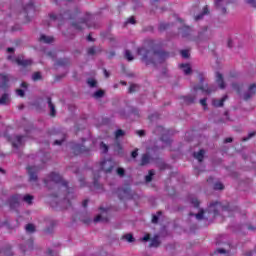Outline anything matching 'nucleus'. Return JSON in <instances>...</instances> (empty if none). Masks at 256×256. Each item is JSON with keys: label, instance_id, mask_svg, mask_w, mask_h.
Masks as SVG:
<instances>
[{"label": "nucleus", "instance_id": "obj_1", "mask_svg": "<svg viewBox=\"0 0 256 256\" xmlns=\"http://www.w3.org/2000/svg\"><path fill=\"white\" fill-rule=\"evenodd\" d=\"M157 41L147 40L145 44L137 48V55H141V62L145 65H156L169 59V52L158 49Z\"/></svg>", "mask_w": 256, "mask_h": 256}, {"label": "nucleus", "instance_id": "obj_2", "mask_svg": "<svg viewBox=\"0 0 256 256\" xmlns=\"http://www.w3.org/2000/svg\"><path fill=\"white\" fill-rule=\"evenodd\" d=\"M51 183L61 185V187H64L66 191V196L60 203L57 204V206L62 207L63 209H69V207H72V200L77 197V195H75V188L69 187V182L67 180H63V177L56 172H51L44 179V184L46 185V187H49Z\"/></svg>", "mask_w": 256, "mask_h": 256}, {"label": "nucleus", "instance_id": "obj_3", "mask_svg": "<svg viewBox=\"0 0 256 256\" xmlns=\"http://www.w3.org/2000/svg\"><path fill=\"white\" fill-rule=\"evenodd\" d=\"M220 211H229V206H222L221 202H213L208 206L206 211L201 209L197 214L190 213V216L194 215L198 221H203V219L209 221L211 215L212 217H217Z\"/></svg>", "mask_w": 256, "mask_h": 256}, {"label": "nucleus", "instance_id": "obj_4", "mask_svg": "<svg viewBox=\"0 0 256 256\" xmlns=\"http://www.w3.org/2000/svg\"><path fill=\"white\" fill-rule=\"evenodd\" d=\"M72 27L76 31H83L86 27L88 29H99V23L95 22V16L93 14L86 13L84 17H80L78 21L72 22Z\"/></svg>", "mask_w": 256, "mask_h": 256}, {"label": "nucleus", "instance_id": "obj_5", "mask_svg": "<svg viewBox=\"0 0 256 256\" xmlns=\"http://www.w3.org/2000/svg\"><path fill=\"white\" fill-rule=\"evenodd\" d=\"M50 19L52 21H57L58 25H62L63 21H69L71 19H77V12H71L70 10L60 13V14H55L51 13L49 15Z\"/></svg>", "mask_w": 256, "mask_h": 256}, {"label": "nucleus", "instance_id": "obj_6", "mask_svg": "<svg viewBox=\"0 0 256 256\" xmlns=\"http://www.w3.org/2000/svg\"><path fill=\"white\" fill-rule=\"evenodd\" d=\"M200 85L194 86V91H202L205 93V95H211V93H215L217 91V87L215 86H209V85H203V82L205 81V76H203V73H200L198 75Z\"/></svg>", "mask_w": 256, "mask_h": 256}, {"label": "nucleus", "instance_id": "obj_7", "mask_svg": "<svg viewBox=\"0 0 256 256\" xmlns=\"http://www.w3.org/2000/svg\"><path fill=\"white\" fill-rule=\"evenodd\" d=\"M116 195L120 201H131L133 199V192L129 186L119 187L116 190Z\"/></svg>", "mask_w": 256, "mask_h": 256}, {"label": "nucleus", "instance_id": "obj_8", "mask_svg": "<svg viewBox=\"0 0 256 256\" xmlns=\"http://www.w3.org/2000/svg\"><path fill=\"white\" fill-rule=\"evenodd\" d=\"M212 35L213 33L209 30V27L205 26L198 32L197 37L192 38L191 41H195V43H203V41H208Z\"/></svg>", "mask_w": 256, "mask_h": 256}, {"label": "nucleus", "instance_id": "obj_9", "mask_svg": "<svg viewBox=\"0 0 256 256\" xmlns=\"http://www.w3.org/2000/svg\"><path fill=\"white\" fill-rule=\"evenodd\" d=\"M93 147H95V142H92L90 147H86L85 145H81V144H73L72 151L74 155H81V153L87 154L90 151H93Z\"/></svg>", "mask_w": 256, "mask_h": 256}, {"label": "nucleus", "instance_id": "obj_10", "mask_svg": "<svg viewBox=\"0 0 256 256\" xmlns=\"http://www.w3.org/2000/svg\"><path fill=\"white\" fill-rule=\"evenodd\" d=\"M100 169L104 171V173H111L113 169H115V162L111 159L103 160L100 163Z\"/></svg>", "mask_w": 256, "mask_h": 256}, {"label": "nucleus", "instance_id": "obj_11", "mask_svg": "<svg viewBox=\"0 0 256 256\" xmlns=\"http://www.w3.org/2000/svg\"><path fill=\"white\" fill-rule=\"evenodd\" d=\"M231 3V0H215V8L222 13L227 14V5Z\"/></svg>", "mask_w": 256, "mask_h": 256}, {"label": "nucleus", "instance_id": "obj_12", "mask_svg": "<svg viewBox=\"0 0 256 256\" xmlns=\"http://www.w3.org/2000/svg\"><path fill=\"white\" fill-rule=\"evenodd\" d=\"M256 95V84H250L247 91L243 93L242 95V99H244V101H249V99H253V97H255Z\"/></svg>", "mask_w": 256, "mask_h": 256}, {"label": "nucleus", "instance_id": "obj_13", "mask_svg": "<svg viewBox=\"0 0 256 256\" xmlns=\"http://www.w3.org/2000/svg\"><path fill=\"white\" fill-rule=\"evenodd\" d=\"M21 199H23V195L21 194L11 196L8 200L10 209H17L20 205Z\"/></svg>", "mask_w": 256, "mask_h": 256}, {"label": "nucleus", "instance_id": "obj_14", "mask_svg": "<svg viewBox=\"0 0 256 256\" xmlns=\"http://www.w3.org/2000/svg\"><path fill=\"white\" fill-rule=\"evenodd\" d=\"M207 15H211V9L209 8V5H205L201 12L194 16V21H203Z\"/></svg>", "mask_w": 256, "mask_h": 256}, {"label": "nucleus", "instance_id": "obj_15", "mask_svg": "<svg viewBox=\"0 0 256 256\" xmlns=\"http://www.w3.org/2000/svg\"><path fill=\"white\" fill-rule=\"evenodd\" d=\"M27 171L29 175V181H37V173H39V168L37 166H28Z\"/></svg>", "mask_w": 256, "mask_h": 256}, {"label": "nucleus", "instance_id": "obj_16", "mask_svg": "<svg viewBox=\"0 0 256 256\" xmlns=\"http://www.w3.org/2000/svg\"><path fill=\"white\" fill-rule=\"evenodd\" d=\"M23 11L27 17H29V15H34L35 5L33 4V1L29 0L26 4H24Z\"/></svg>", "mask_w": 256, "mask_h": 256}, {"label": "nucleus", "instance_id": "obj_17", "mask_svg": "<svg viewBox=\"0 0 256 256\" xmlns=\"http://www.w3.org/2000/svg\"><path fill=\"white\" fill-rule=\"evenodd\" d=\"M46 102L50 109V117H57V110L55 109V104L53 103L51 96H46Z\"/></svg>", "mask_w": 256, "mask_h": 256}, {"label": "nucleus", "instance_id": "obj_18", "mask_svg": "<svg viewBox=\"0 0 256 256\" xmlns=\"http://www.w3.org/2000/svg\"><path fill=\"white\" fill-rule=\"evenodd\" d=\"M99 177H101L99 175V171L98 172H94V178H93V187L97 190V191H103V184L99 183Z\"/></svg>", "mask_w": 256, "mask_h": 256}, {"label": "nucleus", "instance_id": "obj_19", "mask_svg": "<svg viewBox=\"0 0 256 256\" xmlns=\"http://www.w3.org/2000/svg\"><path fill=\"white\" fill-rule=\"evenodd\" d=\"M155 163H156V167H158V169L160 171H165L166 169H171V166L169 164L165 163L163 161V159H161V158L156 159Z\"/></svg>", "mask_w": 256, "mask_h": 256}, {"label": "nucleus", "instance_id": "obj_20", "mask_svg": "<svg viewBox=\"0 0 256 256\" xmlns=\"http://www.w3.org/2000/svg\"><path fill=\"white\" fill-rule=\"evenodd\" d=\"M0 89H7L9 87V76L0 73Z\"/></svg>", "mask_w": 256, "mask_h": 256}, {"label": "nucleus", "instance_id": "obj_21", "mask_svg": "<svg viewBox=\"0 0 256 256\" xmlns=\"http://www.w3.org/2000/svg\"><path fill=\"white\" fill-rule=\"evenodd\" d=\"M11 103V94L4 93L0 97V105H9Z\"/></svg>", "mask_w": 256, "mask_h": 256}, {"label": "nucleus", "instance_id": "obj_22", "mask_svg": "<svg viewBox=\"0 0 256 256\" xmlns=\"http://www.w3.org/2000/svg\"><path fill=\"white\" fill-rule=\"evenodd\" d=\"M15 63H17V65H20L21 67H29V65H31L33 61L29 59L24 60L21 58H15Z\"/></svg>", "mask_w": 256, "mask_h": 256}, {"label": "nucleus", "instance_id": "obj_23", "mask_svg": "<svg viewBox=\"0 0 256 256\" xmlns=\"http://www.w3.org/2000/svg\"><path fill=\"white\" fill-rule=\"evenodd\" d=\"M216 83L220 89H225V81L223 80V74L216 72Z\"/></svg>", "mask_w": 256, "mask_h": 256}, {"label": "nucleus", "instance_id": "obj_24", "mask_svg": "<svg viewBox=\"0 0 256 256\" xmlns=\"http://www.w3.org/2000/svg\"><path fill=\"white\" fill-rule=\"evenodd\" d=\"M55 65L58 67H68V65H71V61L69 58H60L56 61Z\"/></svg>", "mask_w": 256, "mask_h": 256}, {"label": "nucleus", "instance_id": "obj_25", "mask_svg": "<svg viewBox=\"0 0 256 256\" xmlns=\"http://www.w3.org/2000/svg\"><path fill=\"white\" fill-rule=\"evenodd\" d=\"M193 157L194 159H197L199 163H203V159H205V150L201 149L199 152H194Z\"/></svg>", "mask_w": 256, "mask_h": 256}, {"label": "nucleus", "instance_id": "obj_26", "mask_svg": "<svg viewBox=\"0 0 256 256\" xmlns=\"http://www.w3.org/2000/svg\"><path fill=\"white\" fill-rule=\"evenodd\" d=\"M227 95H225L224 97H222V99H214L212 100V105L214 107H223L224 103L227 101Z\"/></svg>", "mask_w": 256, "mask_h": 256}, {"label": "nucleus", "instance_id": "obj_27", "mask_svg": "<svg viewBox=\"0 0 256 256\" xmlns=\"http://www.w3.org/2000/svg\"><path fill=\"white\" fill-rule=\"evenodd\" d=\"M35 197L31 194H26L22 196L21 201H24V203H27V205H33V200Z\"/></svg>", "mask_w": 256, "mask_h": 256}, {"label": "nucleus", "instance_id": "obj_28", "mask_svg": "<svg viewBox=\"0 0 256 256\" xmlns=\"http://www.w3.org/2000/svg\"><path fill=\"white\" fill-rule=\"evenodd\" d=\"M24 138H25V136H23V135L16 136V142L12 143V146L14 147V149H19V145H23Z\"/></svg>", "mask_w": 256, "mask_h": 256}, {"label": "nucleus", "instance_id": "obj_29", "mask_svg": "<svg viewBox=\"0 0 256 256\" xmlns=\"http://www.w3.org/2000/svg\"><path fill=\"white\" fill-rule=\"evenodd\" d=\"M161 141L166 147L171 146V143H173V140H171V137H169L167 134L162 135Z\"/></svg>", "mask_w": 256, "mask_h": 256}, {"label": "nucleus", "instance_id": "obj_30", "mask_svg": "<svg viewBox=\"0 0 256 256\" xmlns=\"http://www.w3.org/2000/svg\"><path fill=\"white\" fill-rule=\"evenodd\" d=\"M151 161V156L149 154H143L141 158V163L140 165L143 167L145 165H149V162Z\"/></svg>", "mask_w": 256, "mask_h": 256}, {"label": "nucleus", "instance_id": "obj_31", "mask_svg": "<svg viewBox=\"0 0 256 256\" xmlns=\"http://www.w3.org/2000/svg\"><path fill=\"white\" fill-rule=\"evenodd\" d=\"M180 69H182L183 73L186 75H191V65L189 64H180Z\"/></svg>", "mask_w": 256, "mask_h": 256}, {"label": "nucleus", "instance_id": "obj_32", "mask_svg": "<svg viewBox=\"0 0 256 256\" xmlns=\"http://www.w3.org/2000/svg\"><path fill=\"white\" fill-rule=\"evenodd\" d=\"M94 223H109V218L98 215L94 218Z\"/></svg>", "mask_w": 256, "mask_h": 256}, {"label": "nucleus", "instance_id": "obj_33", "mask_svg": "<svg viewBox=\"0 0 256 256\" xmlns=\"http://www.w3.org/2000/svg\"><path fill=\"white\" fill-rule=\"evenodd\" d=\"M169 27H171V24L169 23H165V22H161L158 26V31H160L161 33H163V31H167V29H169Z\"/></svg>", "mask_w": 256, "mask_h": 256}, {"label": "nucleus", "instance_id": "obj_34", "mask_svg": "<svg viewBox=\"0 0 256 256\" xmlns=\"http://www.w3.org/2000/svg\"><path fill=\"white\" fill-rule=\"evenodd\" d=\"M40 41H42L43 43H53L54 39L51 36H47L45 34H42L40 37Z\"/></svg>", "mask_w": 256, "mask_h": 256}, {"label": "nucleus", "instance_id": "obj_35", "mask_svg": "<svg viewBox=\"0 0 256 256\" xmlns=\"http://www.w3.org/2000/svg\"><path fill=\"white\" fill-rule=\"evenodd\" d=\"M86 83L91 89L97 88V80H95L94 78H88Z\"/></svg>", "mask_w": 256, "mask_h": 256}, {"label": "nucleus", "instance_id": "obj_36", "mask_svg": "<svg viewBox=\"0 0 256 256\" xmlns=\"http://www.w3.org/2000/svg\"><path fill=\"white\" fill-rule=\"evenodd\" d=\"M213 189H214V191H223V189H225V185H223V183L217 181L213 184Z\"/></svg>", "mask_w": 256, "mask_h": 256}, {"label": "nucleus", "instance_id": "obj_37", "mask_svg": "<svg viewBox=\"0 0 256 256\" xmlns=\"http://www.w3.org/2000/svg\"><path fill=\"white\" fill-rule=\"evenodd\" d=\"M155 176V170H149L148 175L145 176L146 183H151L153 177Z\"/></svg>", "mask_w": 256, "mask_h": 256}, {"label": "nucleus", "instance_id": "obj_38", "mask_svg": "<svg viewBox=\"0 0 256 256\" xmlns=\"http://www.w3.org/2000/svg\"><path fill=\"white\" fill-rule=\"evenodd\" d=\"M100 151L103 153V155L109 153V146L105 144V142L100 143Z\"/></svg>", "mask_w": 256, "mask_h": 256}, {"label": "nucleus", "instance_id": "obj_39", "mask_svg": "<svg viewBox=\"0 0 256 256\" xmlns=\"http://www.w3.org/2000/svg\"><path fill=\"white\" fill-rule=\"evenodd\" d=\"M182 99L184 100L185 103L188 105H191V103H195V97L188 95V96H183Z\"/></svg>", "mask_w": 256, "mask_h": 256}, {"label": "nucleus", "instance_id": "obj_40", "mask_svg": "<svg viewBox=\"0 0 256 256\" xmlns=\"http://www.w3.org/2000/svg\"><path fill=\"white\" fill-rule=\"evenodd\" d=\"M94 99H102V97H105V91L98 90L93 94Z\"/></svg>", "mask_w": 256, "mask_h": 256}, {"label": "nucleus", "instance_id": "obj_41", "mask_svg": "<svg viewBox=\"0 0 256 256\" xmlns=\"http://www.w3.org/2000/svg\"><path fill=\"white\" fill-rule=\"evenodd\" d=\"M124 57L127 59V61H133V59H135L130 50H125Z\"/></svg>", "mask_w": 256, "mask_h": 256}, {"label": "nucleus", "instance_id": "obj_42", "mask_svg": "<svg viewBox=\"0 0 256 256\" xmlns=\"http://www.w3.org/2000/svg\"><path fill=\"white\" fill-rule=\"evenodd\" d=\"M26 233H35V225L29 223L25 226Z\"/></svg>", "mask_w": 256, "mask_h": 256}, {"label": "nucleus", "instance_id": "obj_43", "mask_svg": "<svg viewBox=\"0 0 256 256\" xmlns=\"http://www.w3.org/2000/svg\"><path fill=\"white\" fill-rule=\"evenodd\" d=\"M161 215H163V212H161V211H158L157 215H153L152 216V223H154V224L159 223V217H161Z\"/></svg>", "mask_w": 256, "mask_h": 256}, {"label": "nucleus", "instance_id": "obj_44", "mask_svg": "<svg viewBox=\"0 0 256 256\" xmlns=\"http://www.w3.org/2000/svg\"><path fill=\"white\" fill-rule=\"evenodd\" d=\"M43 79V76L41 75V72H35L32 75V81H41Z\"/></svg>", "mask_w": 256, "mask_h": 256}, {"label": "nucleus", "instance_id": "obj_45", "mask_svg": "<svg viewBox=\"0 0 256 256\" xmlns=\"http://www.w3.org/2000/svg\"><path fill=\"white\" fill-rule=\"evenodd\" d=\"M123 239L128 241V243H133L135 241V238L133 237V234H126L123 236Z\"/></svg>", "mask_w": 256, "mask_h": 256}, {"label": "nucleus", "instance_id": "obj_46", "mask_svg": "<svg viewBox=\"0 0 256 256\" xmlns=\"http://www.w3.org/2000/svg\"><path fill=\"white\" fill-rule=\"evenodd\" d=\"M161 242H159V239L154 238L151 240L149 247H159Z\"/></svg>", "mask_w": 256, "mask_h": 256}, {"label": "nucleus", "instance_id": "obj_47", "mask_svg": "<svg viewBox=\"0 0 256 256\" xmlns=\"http://www.w3.org/2000/svg\"><path fill=\"white\" fill-rule=\"evenodd\" d=\"M65 139H66L65 134H61V139H56L54 141V145H62Z\"/></svg>", "mask_w": 256, "mask_h": 256}, {"label": "nucleus", "instance_id": "obj_48", "mask_svg": "<svg viewBox=\"0 0 256 256\" xmlns=\"http://www.w3.org/2000/svg\"><path fill=\"white\" fill-rule=\"evenodd\" d=\"M189 33H191V28L189 27L182 28V37H189Z\"/></svg>", "mask_w": 256, "mask_h": 256}, {"label": "nucleus", "instance_id": "obj_49", "mask_svg": "<svg viewBox=\"0 0 256 256\" xmlns=\"http://www.w3.org/2000/svg\"><path fill=\"white\" fill-rule=\"evenodd\" d=\"M136 23L137 21L135 20V17L131 16L126 20L125 25H135Z\"/></svg>", "mask_w": 256, "mask_h": 256}, {"label": "nucleus", "instance_id": "obj_50", "mask_svg": "<svg viewBox=\"0 0 256 256\" xmlns=\"http://www.w3.org/2000/svg\"><path fill=\"white\" fill-rule=\"evenodd\" d=\"M137 89H139V85H137V84H132V85L129 87L128 92H129V93H135V92H137Z\"/></svg>", "mask_w": 256, "mask_h": 256}, {"label": "nucleus", "instance_id": "obj_51", "mask_svg": "<svg viewBox=\"0 0 256 256\" xmlns=\"http://www.w3.org/2000/svg\"><path fill=\"white\" fill-rule=\"evenodd\" d=\"M125 136V131L121 130V129H118L116 132H115V137L116 139H119V137H123Z\"/></svg>", "mask_w": 256, "mask_h": 256}, {"label": "nucleus", "instance_id": "obj_52", "mask_svg": "<svg viewBox=\"0 0 256 256\" xmlns=\"http://www.w3.org/2000/svg\"><path fill=\"white\" fill-rule=\"evenodd\" d=\"M116 173L120 177H125V169H123V168H117Z\"/></svg>", "mask_w": 256, "mask_h": 256}, {"label": "nucleus", "instance_id": "obj_53", "mask_svg": "<svg viewBox=\"0 0 256 256\" xmlns=\"http://www.w3.org/2000/svg\"><path fill=\"white\" fill-rule=\"evenodd\" d=\"M180 54L182 55L183 59H189V50H181Z\"/></svg>", "mask_w": 256, "mask_h": 256}, {"label": "nucleus", "instance_id": "obj_54", "mask_svg": "<svg viewBox=\"0 0 256 256\" xmlns=\"http://www.w3.org/2000/svg\"><path fill=\"white\" fill-rule=\"evenodd\" d=\"M87 53H88V55H95V53H97V50L95 49V46H92V47L88 48Z\"/></svg>", "mask_w": 256, "mask_h": 256}, {"label": "nucleus", "instance_id": "obj_55", "mask_svg": "<svg viewBox=\"0 0 256 256\" xmlns=\"http://www.w3.org/2000/svg\"><path fill=\"white\" fill-rule=\"evenodd\" d=\"M224 116L226 117L225 120H220V123H227V121H231V118L229 117V111H225Z\"/></svg>", "mask_w": 256, "mask_h": 256}, {"label": "nucleus", "instance_id": "obj_56", "mask_svg": "<svg viewBox=\"0 0 256 256\" xmlns=\"http://www.w3.org/2000/svg\"><path fill=\"white\" fill-rule=\"evenodd\" d=\"M130 113H131L132 115H135L136 117H139V109H137V108H135V107H132V108L130 109Z\"/></svg>", "mask_w": 256, "mask_h": 256}, {"label": "nucleus", "instance_id": "obj_57", "mask_svg": "<svg viewBox=\"0 0 256 256\" xmlns=\"http://www.w3.org/2000/svg\"><path fill=\"white\" fill-rule=\"evenodd\" d=\"M256 132H250L247 137H244L242 141H249V139L255 137Z\"/></svg>", "mask_w": 256, "mask_h": 256}, {"label": "nucleus", "instance_id": "obj_58", "mask_svg": "<svg viewBox=\"0 0 256 256\" xmlns=\"http://www.w3.org/2000/svg\"><path fill=\"white\" fill-rule=\"evenodd\" d=\"M16 95H18V97H25V90L17 89L16 90Z\"/></svg>", "mask_w": 256, "mask_h": 256}, {"label": "nucleus", "instance_id": "obj_59", "mask_svg": "<svg viewBox=\"0 0 256 256\" xmlns=\"http://www.w3.org/2000/svg\"><path fill=\"white\" fill-rule=\"evenodd\" d=\"M118 115H120V117H123L124 119H127V113L125 112V109H120L118 111Z\"/></svg>", "mask_w": 256, "mask_h": 256}, {"label": "nucleus", "instance_id": "obj_60", "mask_svg": "<svg viewBox=\"0 0 256 256\" xmlns=\"http://www.w3.org/2000/svg\"><path fill=\"white\" fill-rule=\"evenodd\" d=\"M191 204H192L195 208H197V207H199V200H198L197 198H192V199H191Z\"/></svg>", "mask_w": 256, "mask_h": 256}, {"label": "nucleus", "instance_id": "obj_61", "mask_svg": "<svg viewBox=\"0 0 256 256\" xmlns=\"http://www.w3.org/2000/svg\"><path fill=\"white\" fill-rule=\"evenodd\" d=\"M138 155H139V149H135V150L132 151V153H131L132 159H137Z\"/></svg>", "mask_w": 256, "mask_h": 256}, {"label": "nucleus", "instance_id": "obj_62", "mask_svg": "<svg viewBox=\"0 0 256 256\" xmlns=\"http://www.w3.org/2000/svg\"><path fill=\"white\" fill-rule=\"evenodd\" d=\"M248 5L256 9V0H245Z\"/></svg>", "mask_w": 256, "mask_h": 256}, {"label": "nucleus", "instance_id": "obj_63", "mask_svg": "<svg viewBox=\"0 0 256 256\" xmlns=\"http://www.w3.org/2000/svg\"><path fill=\"white\" fill-rule=\"evenodd\" d=\"M200 104H201L202 107H204V109H205V107H207V98L201 99V100H200Z\"/></svg>", "mask_w": 256, "mask_h": 256}, {"label": "nucleus", "instance_id": "obj_64", "mask_svg": "<svg viewBox=\"0 0 256 256\" xmlns=\"http://www.w3.org/2000/svg\"><path fill=\"white\" fill-rule=\"evenodd\" d=\"M136 134H138L139 137H145V130H138Z\"/></svg>", "mask_w": 256, "mask_h": 256}]
</instances>
